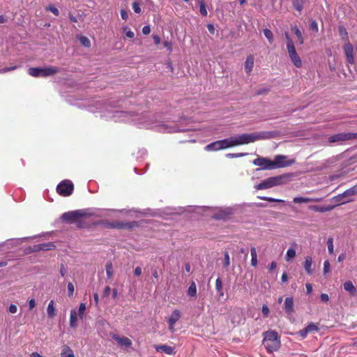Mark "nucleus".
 <instances>
[{
	"instance_id": "16",
	"label": "nucleus",
	"mask_w": 357,
	"mask_h": 357,
	"mask_svg": "<svg viewBox=\"0 0 357 357\" xmlns=\"http://www.w3.org/2000/svg\"><path fill=\"white\" fill-rule=\"evenodd\" d=\"M320 199L319 198H311V197H296L294 198L293 202L297 204H303V203H309V202H319Z\"/></svg>"
},
{
	"instance_id": "33",
	"label": "nucleus",
	"mask_w": 357,
	"mask_h": 357,
	"mask_svg": "<svg viewBox=\"0 0 357 357\" xmlns=\"http://www.w3.org/2000/svg\"><path fill=\"white\" fill-rule=\"evenodd\" d=\"M327 247L328 252L332 255L334 252V245H333V238L330 237L327 240Z\"/></svg>"
},
{
	"instance_id": "2",
	"label": "nucleus",
	"mask_w": 357,
	"mask_h": 357,
	"mask_svg": "<svg viewBox=\"0 0 357 357\" xmlns=\"http://www.w3.org/2000/svg\"><path fill=\"white\" fill-rule=\"evenodd\" d=\"M264 344L269 352L277 351L280 347L278 334L275 331L264 333Z\"/></svg>"
},
{
	"instance_id": "1",
	"label": "nucleus",
	"mask_w": 357,
	"mask_h": 357,
	"mask_svg": "<svg viewBox=\"0 0 357 357\" xmlns=\"http://www.w3.org/2000/svg\"><path fill=\"white\" fill-rule=\"evenodd\" d=\"M274 136L273 132H257L244 133L220 140L222 150L234 146L248 144L261 139H271Z\"/></svg>"
},
{
	"instance_id": "25",
	"label": "nucleus",
	"mask_w": 357,
	"mask_h": 357,
	"mask_svg": "<svg viewBox=\"0 0 357 357\" xmlns=\"http://www.w3.org/2000/svg\"><path fill=\"white\" fill-rule=\"evenodd\" d=\"M291 29L294 32L299 44L303 45L304 43V38L301 31L296 26H292Z\"/></svg>"
},
{
	"instance_id": "29",
	"label": "nucleus",
	"mask_w": 357,
	"mask_h": 357,
	"mask_svg": "<svg viewBox=\"0 0 357 357\" xmlns=\"http://www.w3.org/2000/svg\"><path fill=\"white\" fill-rule=\"evenodd\" d=\"M334 206H312L310 207V208L314 211L318 212H326L332 211L334 208Z\"/></svg>"
},
{
	"instance_id": "5",
	"label": "nucleus",
	"mask_w": 357,
	"mask_h": 357,
	"mask_svg": "<svg viewBox=\"0 0 357 357\" xmlns=\"http://www.w3.org/2000/svg\"><path fill=\"white\" fill-rule=\"evenodd\" d=\"M282 183V178L280 176L270 177L255 186L257 190H264L271 188L272 187L281 185Z\"/></svg>"
},
{
	"instance_id": "44",
	"label": "nucleus",
	"mask_w": 357,
	"mask_h": 357,
	"mask_svg": "<svg viewBox=\"0 0 357 357\" xmlns=\"http://www.w3.org/2000/svg\"><path fill=\"white\" fill-rule=\"evenodd\" d=\"M259 199H260L261 200H266V201H268V202H284L282 199H274V198L268 197H259Z\"/></svg>"
},
{
	"instance_id": "59",
	"label": "nucleus",
	"mask_w": 357,
	"mask_h": 357,
	"mask_svg": "<svg viewBox=\"0 0 357 357\" xmlns=\"http://www.w3.org/2000/svg\"><path fill=\"white\" fill-rule=\"evenodd\" d=\"M276 266H277L276 262L275 261H272L271 263V264L269 265V266H268L269 271H274L275 269Z\"/></svg>"
},
{
	"instance_id": "37",
	"label": "nucleus",
	"mask_w": 357,
	"mask_h": 357,
	"mask_svg": "<svg viewBox=\"0 0 357 357\" xmlns=\"http://www.w3.org/2000/svg\"><path fill=\"white\" fill-rule=\"evenodd\" d=\"M79 41L81 43V44L86 47H89L91 46V41L89 40V39L85 36H81L79 38Z\"/></svg>"
},
{
	"instance_id": "13",
	"label": "nucleus",
	"mask_w": 357,
	"mask_h": 357,
	"mask_svg": "<svg viewBox=\"0 0 357 357\" xmlns=\"http://www.w3.org/2000/svg\"><path fill=\"white\" fill-rule=\"evenodd\" d=\"M112 337L121 347L128 348L130 347L132 344L131 340L127 337L120 336L116 334L112 335Z\"/></svg>"
},
{
	"instance_id": "57",
	"label": "nucleus",
	"mask_w": 357,
	"mask_h": 357,
	"mask_svg": "<svg viewBox=\"0 0 357 357\" xmlns=\"http://www.w3.org/2000/svg\"><path fill=\"white\" fill-rule=\"evenodd\" d=\"M320 298H321V301L327 302L329 300V296L326 294H321L320 296Z\"/></svg>"
},
{
	"instance_id": "36",
	"label": "nucleus",
	"mask_w": 357,
	"mask_h": 357,
	"mask_svg": "<svg viewBox=\"0 0 357 357\" xmlns=\"http://www.w3.org/2000/svg\"><path fill=\"white\" fill-rule=\"evenodd\" d=\"M264 34L269 43H272L273 41V35L272 32L269 29H266L264 30Z\"/></svg>"
},
{
	"instance_id": "52",
	"label": "nucleus",
	"mask_w": 357,
	"mask_h": 357,
	"mask_svg": "<svg viewBox=\"0 0 357 357\" xmlns=\"http://www.w3.org/2000/svg\"><path fill=\"white\" fill-rule=\"evenodd\" d=\"M132 8L136 13H139L141 12L139 4L137 2H134L132 3Z\"/></svg>"
},
{
	"instance_id": "56",
	"label": "nucleus",
	"mask_w": 357,
	"mask_h": 357,
	"mask_svg": "<svg viewBox=\"0 0 357 357\" xmlns=\"http://www.w3.org/2000/svg\"><path fill=\"white\" fill-rule=\"evenodd\" d=\"M142 32L145 35H148L151 32V28L149 26H144L142 29Z\"/></svg>"
},
{
	"instance_id": "58",
	"label": "nucleus",
	"mask_w": 357,
	"mask_h": 357,
	"mask_svg": "<svg viewBox=\"0 0 357 357\" xmlns=\"http://www.w3.org/2000/svg\"><path fill=\"white\" fill-rule=\"evenodd\" d=\"M339 31H340V34L342 37L345 36L346 38H347V32L346 29L344 27H340L339 29Z\"/></svg>"
},
{
	"instance_id": "46",
	"label": "nucleus",
	"mask_w": 357,
	"mask_h": 357,
	"mask_svg": "<svg viewBox=\"0 0 357 357\" xmlns=\"http://www.w3.org/2000/svg\"><path fill=\"white\" fill-rule=\"evenodd\" d=\"M27 303L29 310H32L36 306V302L34 298L29 299Z\"/></svg>"
},
{
	"instance_id": "6",
	"label": "nucleus",
	"mask_w": 357,
	"mask_h": 357,
	"mask_svg": "<svg viewBox=\"0 0 357 357\" xmlns=\"http://www.w3.org/2000/svg\"><path fill=\"white\" fill-rule=\"evenodd\" d=\"M74 185L70 180H64L59 183L56 187L57 192L63 197L69 196L72 194Z\"/></svg>"
},
{
	"instance_id": "35",
	"label": "nucleus",
	"mask_w": 357,
	"mask_h": 357,
	"mask_svg": "<svg viewBox=\"0 0 357 357\" xmlns=\"http://www.w3.org/2000/svg\"><path fill=\"white\" fill-rule=\"evenodd\" d=\"M307 333H311V332H314V331H317L319 330V328L317 326V324H314V323H310L306 327H305Z\"/></svg>"
},
{
	"instance_id": "47",
	"label": "nucleus",
	"mask_w": 357,
	"mask_h": 357,
	"mask_svg": "<svg viewBox=\"0 0 357 357\" xmlns=\"http://www.w3.org/2000/svg\"><path fill=\"white\" fill-rule=\"evenodd\" d=\"M230 264V257L228 252H225L224 255V266L228 267Z\"/></svg>"
},
{
	"instance_id": "43",
	"label": "nucleus",
	"mask_w": 357,
	"mask_h": 357,
	"mask_svg": "<svg viewBox=\"0 0 357 357\" xmlns=\"http://www.w3.org/2000/svg\"><path fill=\"white\" fill-rule=\"evenodd\" d=\"M123 32L125 33L126 37L129 38H133L135 37V33L129 29L128 27L123 28Z\"/></svg>"
},
{
	"instance_id": "10",
	"label": "nucleus",
	"mask_w": 357,
	"mask_h": 357,
	"mask_svg": "<svg viewBox=\"0 0 357 357\" xmlns=\"http://www.w3.org/2000/svg\"><path fill=\"white\" fill-rule=\"evenodd\" d=\"M181 312L178 309H174L167 318L169 329L172 333L175 331V324L181 319Z\"/></svg>"
},
{
	"instance_id": "50",
	"label": "nucleus",
	"mask_w": 357,
	"mask_h": 357,
	"mask_svg": "<svg viewBox=\"0 0 357 357\" xmlns=\"http://www.w3.org/2000/svg\"><path fill=\"white\" fill-rule=\"evenodd\" d=\"M8 310L10 314H15L17 312V307L15 304H10Z\"/></svg>"
},
{
	"instance_id": "38",
	"label": "nucleus",
	"mask_w": 357,
	"mask_h": 357,
	"mask_svg": "<svg viewBox=\"0 0 357 357\" xmlns=\"http://www.w3.org/2000/svg\"><path fill=\"white\" fill-rule=\"evenodd\" d=\"M199 11H200V13L203 15V16H206L207 15V10H206V6H205V3L203 1H199Z\"/></svg>"
},
{
	"instance_id": "17",
	"label": "nucleus",
	"mask_w": 357,
	"mask_h": 357,
	"mask_svg": "<svg viewBox=\"0 0 357 357\" xmlns=\"http://www.w3.org/2000/svg\"><path fill=\"white\" fill-rule=\"evenodd\" d=\"M55 248V245L52 243H43L34 245L33 251L40 250H50Z\"/></svg>"
},
{
	"instance_id": "42",
	"label": "nucleus",
	"mask_w": 357,
	"mask_h": 357,
	"mask_svg": "<svg viewBox=\"0 0 357 357\" xmlns=\"http://www.w3.org/2000/svg\"><path fill=\"white\" fill-rule=\"evenodd\" d=\"M68 294L69 297L73 296L75 291V287L72 282H69L67 286Z\"/></svg>"
},
{
	"instance_id": "53",
	"label": "nucleus",
	"mask_w": 357,
	"mask_h": 357,
	"mask_svg": "<svg viewBox=\"0 0 357 357\" xmlns=\"http://www.w3.org/2000/svg\"><path fill=\"white\" fill-rule=\"evenodd\" d=\"M310 28L312 30L314 31L315 32H317L319 29H318V24L317 23L312 20L310 23Z\"/></svg>"
},
{
	"instance_id": "7",
	"label": "nucleus",
	"mask_w": 357,
	"mask_h": 357,
	"mask_svg": "<svg viewBox=\"0 0 357 357\" xmlns=\"http://www.w3.org/2000/svg\"><path fill=\"white\" fill-rule=\"evenodd\" d=\"M84 215H86V213L84 211H82V210L73 211L64 213L61 215V220L66 222L71 223V222L76 221L77 220H78L79 218H80Z\"/></svg>"
},
{
	"instance_id": "19",
	"label": "nucleus",
	"mask_w": 357,
	"mask_h": 357,
	"mask_svg": "<svg viewBox=\"0 0 357 357\" xmlns=\"http://www.w3.org/2000/svg\"><path fill=\"white\" fill-rule=\"evenodd\" d=\"M284 309L287 313H292L294 312V300L291 297L285 298Z\"/></svg>"
},
{
	"instance_id": "64",
	"label": "nucleus",
	"mask_w": 357,
	"mask_h": 357,
	"mask_svg": "<svg viewBox=\"0 0 357 357\" xmlns=\"http://www.w3.org/2000/svg\"><path fill=\"white\" fill-rule=\"evenodd\" d=\"M207 28L211 33L213 34L215 33V28L213 24H208Z\"/></svg>"
},
{
	"instance_id": "27",
	"label": "nucleus",
	"mask_w": 357,
	"mask_h": 357,
	"mask_svg": "<svg viewBox=\"0 0 357 357\" xmlns=\"http://www.w3.org/2000/svg\"><path fill=\"white\" fill-rule=\"evenodd\" d=\"M357 195V185L353 186L352 188L345 190L343 192V195L346 197V198H351L353 196Z\"/></svg>"
},
{
	"instance_id": "14",
	"label": "nucleus",
	"mask_w": 357,
	"mask_h": 357,
	"mask_svg": "<svg viewBox=\"0 0 357 357\" xmlns=\"http://www.w3.org/2000/svg\"><path fill=\"white\" fill-rule=\"evenodd\" d=\"M254 62L255 59L252 55H249L247 56L244 64L245 70L246 73L250 74L252 72V68L254 67Z\"/></svg>"
},
{
	"instance_id": "60",
	"label": "nucleus",
	"mask_w": 357,
	"mask_h": 357,
	"mask_svg": "<svg viewBox=\"0 0 357 357\" xmlns=\"http://www.w3.org/2000/svg\"><path fill=\"white\" fill-rule=\"evenodd\" d=\"M121 16L122 19L126 20L128 18V15L126 10H122L121 11Z\"/></svg>"
},
{
	"instance_id": "55",
	"label": "nucleus",
	"mask_w": 357,
	"mask_h": 357,
	"mask_svg": "<svg viewBox=\"0 0 357 357\" xmlns=\"http://www.w3.org/2000/svg\"><path fill=\"white\" fill-rule=\"evenodd\" d=\"M298 334L301 336L302 338H305L308 334L306 328H303V330H301L299 332H298Z\"/></svg>"
},
{
	"instance_id": "31",
	"label": "nucleus",
	"mask_w": 357,
	"mask_h": 357,
	"mask_svg": "<svg viewBox=\"0 0 357 357\" xmlns=\"http://www.w3.org/2000/svg\"><path fill=\"white\" fill-rule=\"evenodd\" d=\"M295 257H296L295 248L293 247L289 248L287 251V253L285 255V259L289 261L291 260L292 259H294Z\"/></svg>"
},
{
	"instance_id": "18",
	"label": "nucleus",
	"mask_w": 357,
	"mask_h": 357,
	"mask_svg": "<svg viewBox=\"0 0 357 357\" xmlns=\"http://www.w3.org/2000/svg\"><path fill=\"white\" fill-rule=\"evenodd\" d=\"M79 314L76 310L73 309L70 311V326L71 328H76L77 326V320H78Z\"/></svg>"
},
{
	"instance_id": "39",
	"label": "nucleus",
	"mask_w": 357,
	"mask_h": 357,
	"mask_svg": "<svg viewBox=\"0 0 357 357\" xmlns=\"http://www.w3.org/2000/svg\"><path fill=\"white\" fill-rule=\"evenodd\" d=\"M221 212H222V214L217 216L216 217L217 218H225L227 215H230L232 213L231 210L229 208H225V209L221 211Z\"/></svg>"
},
{
	"instance_id": "61",
	"label": "nucleus",
	"mask_w": 357,
	"mask_h": 357,
	"mask_svg": "<svg viewBox=\"0 0 357 357\" xmlns=\"http://www.w3.org/2000/svg\"><path fill=\"white\" fill-rule=\"evenodd\" d=\"M117 114L119 117H123L124 119L128 118L129 116L128 113L124 112H117Z\"/></svg>"
},
{
	"instance_id": "12",
	"label": "nucleus",
	"mask_w": 357,
	"mask_h": 357,
	"mask_svg": "<svg viewBox=\"0 0 357 357\" xmlns=\"http://www.w3.org/2000/svg\"><path fill=\"white\" fill-rule=\"evenodd\" d=\"M344 52L346 56L347 61L350 64H354L355 63V57H354V47L352 44L347 41L344 43L343 46Z\"/></svg>"
},
{
	"instance_id": "30",
	"label": "nucleus",
	"mask_w": 357,
	"mask_h": 357,
	"mask_svg": "<svg viewBox=\"0 0 357 357\" xmlns=\"http://www.w3.org/2000/svg\"><path fill=\"white\" fill-rule=\"evenodd\" d=\"M188 295L190 297L197 296V287L194 282H192L188 289Z\"/></svg>"
},
{
	"instance_id": "11",
	"label": "nucleus",
	"mask_w": 357,
	"mask_h": 357,
	"mask_svg": "<svg viewBox=\"0 0 357 357\" xmlns=\"http://www.w3.org/2000/svg\"><path fill=\"white\" fill-rule=\"evenodd\" d=\"M273 162V169H278L291 165L294 162V160H287V156L278 155L275 157Z\"/></svg>"
},
{
	"instance_id": "9",
	"label": "nucleus",
	"mask_w": 357,
	"mask_h": 357,
	"mask_svg": "<svg viewBox=\"0 0 357 357\" xmlns=\"http://www.w3.org/2000/svg\"><path fill=\"white\" fill-rule=\"evenodd\" d=\"M354 139H356L355 133L342 132L331 136L328 140L331 143H333L348 141Z\"/></svg>"
},
{
	"instance_id": "49",
	"label": "nucleus",
	"mask_w": 357,
	"mask_h": 357,
	"mask_svg": "<svg viewBox=\"0 0 357 357\" xmlns=\"http://www.w3.org/2000/svg\"><path fill=\"white\" fill-rule=\"evenodd\" d=\"M47 10L52 12L54 15H59V10L54 7V6H49L47 8Z\"/></svg>"
},
{
	"instance_id": "8",
	"label": "nucleus",
	"mask_w": 357,
	"mask_h": 357,
	"mask_svg": "<svg viewBox=\"0 0 357 357\" xmlns=\"http://www.w3.org/2000/svg\"><path fill=\"white\" fill-rule=\"evenodd\" d=\"M253 164L261 167L260 169H257V171L260 169H274L273 161L267 158L258 157L253 160Z\"/></svg>"
},
{
	"instance_id": "54",
	"label": "nucleus",
	"mask_w": 357,
	"mask_h": 357,
	"mask_svg": "<svg viewBox=\"0 0 357 357\" xmlns=\"http://www.w3.org/2000/svg\"><path fill=\"white\" fill-rule=\"evenodd\" d=\"M163 45L165 47H166L167 49V50L169 52H172V43L169 41H165L163 43Z\"/></svg>"
},
{
	"instance_id": "21",
	"label": "nucleus",
	"mask_w": 357,
	"mask_h": 357,
	"mask_svg": "<svg viewBox=\"0 0 357 357\" xmlns=\"http://www.w3.org/2000/svg\"><path fill=\"white\" fill-rule=\"evenodd\" d=\"M47 314L50 319L54 318L56 315V308L54 306V301L53 300H51L47 305Z\"/></svg>"
},
{
	"instance_id": "23",
	"label": "nucleus",
	"mask_w": 357,
	"mask_h": 357,
	"mask_svg": "<svg viewBox=\"0 0 357 357\" xmlns=\"http://www.w3.org/2000/svg\"><path fill=\"white\" fill-rule=\"evenodd\" d=\"M333 201L335 202L340 203V204H345L348 203L349 202H351L353 199L352 198H346L345 196L343 195V193L340 194L333 198Z\"/></svg>"
},
{
	"instance_id": "63",
	"label": "nucleus",
	"mask_w": 357,
	"mask_h": 357,
	"mask_svg": "<svg viewBox=\"0 0 357 357\" xmlns=\"http://www.w3.org/2000/svg\"><path fill=\"white\" fill-rule=\"evenodd\" d=\"M134 273L135 275L139 276L142 274V268L140 267H136Z\"/></svg>"
},
{
	"instance_id": "24",
	"label": "nucleus",
	"mask_w": 357,
	"mask_h": 357,
	"mask_svg": "<svg viewBox=\"0 0 357 357\" xmlns=\"http://www.w3.org/2000/svg\"><path fill=\"white\" fill-rule=\"evenodd\" d=\"M345 291L350 293L351 295H354L356 289L351 281H347L343 284Z\"/></svg>"
},
{
	"instance_id": "4",
	"label": "nucleus",
	"mask_w": 357,
	"mask_h": 357,
	"mask_svg": "<svg viewBox=\"0 0 357 357\" xmlns=\"http://www.w3.org/2000/svg\"><path fill=\"white\" fill-rule=\"evenodd\" d=\"M285 38L288 54L291 62L296 68H301L302 66V60L296 52L293 40L290 38L288 33H285Z\"/></svg>"
},
{
	"instance_id": "51",
	"label": "nucleus",
	"mask_w": 357,
	"mask_h": 357,
	"mask_svg": "<svg viewBox=\"0 0 357 357\" xmlns=\"http://www.w3.org/2000/svg\"><path fill=\"white\" fill-rule=\"evenodd\" d=\"M261 311H262L264 316H265V317L268 316L270 311H269L268 307L266 305H263Z\"/></svg>"
},
{
	"instance_id": "15",
	"label": "nucleus",
	"mask_w": 357,
	"mask_h": 357,
	"mask_svg": "<svg viewBox=\"0 0 357 357\" xmlns=\"http://www.w3.org/2000/svg\"><path fill=\"white\" fill-rule=\"evenodd\" d=\"M206 151H218L222 150L220 140L215 141L212 142L208 145H206L204 148Z\"/></svg>"
},
{
	"instance_id": "20",
	"label": "nucleus",
	"mask_w": 357,
	"mask_h": 357,
	"mask_svg": "<svg viewBox=\"0 0 357 357\" xmlns=\"http://www.w3.org/2000/svg\"><path fill=\"white\" fill-rule=\"evenodd\" d=\"M312 258L310 256H307L305 258V261L303 263V267L306 273L309 275H311L313 273V270L312 268Z\"/></svg>"
},
{
	"instance_id": "34",
	"label": "nucleus",
	"mask_w": 357,
	"mask_h": 357,
	"mask_svg": "<svg viewBox=\"0 0 357 357\" xmlns=\"http://www.w3.org/2000/svg\"><path fill=\"white\" fill-rule=\"evenodd\" d=\"M85 311H86V305L84 303H81L79 306V310L77 312L79 319H83V317L84 316Z\"/></svg>"
},
{
	"instance_id": "32",
	"label": "nucleus",
	"mask_w": 357,
	"mask_h": 357,
	"mask_svg": "<svg viewBox=\"0 0 357 357\" xmlns=\"http://www.w3.org/2000/svg\"><path fill=\"white\" fill-rule=\"evenodd\" d=\"M215 289L219 292L220 296L224 295L222 291V282L220 278H217L215 280Z\"/></svg>"
},
{
	"instance_id": "3",
	"label": "nucleus",
	"mask_w": 357,
	"mask_h": 357,
	"mask_svg": "<svg viewBox=\"0 0 357 357\" xmlns=\"http://www.w3.org/2000/svg\"><path fill=\"white\" fill-rule=\"evenodd\" d=\"M59 69L55 66H46L45 68H30L28 70L29 74L35 77H49L56 74Z\"/></svg>"
},
{
	"instance_id": "41",
	"label": "nucleus",
	"mask_w": 357,
	"mask_h": 357,
	"mask_svg": "<svg viewBox=\"0 0 357 357\" xmlns=\"http://www.w3.org/2000/svg\"><path fill=\"white\" fill-rule=\"evenodd\" d=\"M247 153H227L226 155V157L229 158H241L243 156L247 155Z\"/></svg>"
},
{
	"instance_id": "26",
	"label": "nucleus",
	"mask_w": 357,
	"mask_h": 357,
	"mask_svg": "<svg viewBox=\"0 0 357 357\" xmlns=\"http://www.w3.org/2000/svg\"><path fill=\"white\" fill-rule=\"evenodd\" d=\"M61 357H75L73 350L68 346L62 348Z\"/></svg>"
},
{
	"instance_id": "45",
	"label": "nucleus",
	"mask_w": 357,
	"mask_h": 357,
	"mask_svg": "<svg viewBox=\"0 0 357 357\" xmlns=\"http://www.w3.org/2000/svg\"><path fill=\"white\" fill-rule=\"evenodd\" d=\"M324 274L326 275L330 272V263L328 260H326L324 262Z\"/></svg>"
},
{
	"instance_id": "40",
	"label": "nucleus",
	"mask_w": 357,
	"mask_h": 357,
	"mask_svg": "<svg viewBox=\"0 0 357 357\" xmlns=\"http://www.w3.org/2000/svg\"><path fill=\"white\" fill-rule=\"evenodd\" d=\"M106 273L108 278H112L113 275V268L111 263L106 265Z\"/></svg>"
},
{
	"instance_id": "48",
	"label": "nucleus",
	"mask_w": 357,
	"mask_h": 357,
	"mask_svg": "<svg viewBox=\"0 0 357 357\" xmlns=\"http://www.w3.org/2000/svg\"><path fill=\"white\" fill-rule=\"evenodd\" d=\"M17 66H13L8 67V68H1L0 69V74L6 73L9 72L10 70H14L17 69Z\"/></svg>"
},
{
	"instance_id": "22",
	"label": "nucleus",
	"mask_w": 357,
	"mask_h": 357,
	"mask_svg": "<svg viewBox=\"0 0 357 357\" xmlns=\"http://www.w3.org/2000/svg\"><path fill=\"white\" fill-rule=\"evenodd\" d=\"M158 351L163 352L168 355H173L175 354L174 348L167 345H160L156 347Z\"/></svg>"
},
{
	"instance_id": "62",
	"label": "nucleus",
	"mask_w": 357,
	"mask_h": 357,
	"mask_svg": "<svg viewBox=\"0 0 357 357\" xmlns=\"http://www.w3.org/2000/svg\"><path fill=\"white\" fill-rule=\"evenodd\" d=\"M306 291L307 294H311L312 291V285L311 284H306Z\"/></svg>"
},
{
	"instance_id": "28",
	"label": "nucleus",
	"mask_w": 357,
	"mask_h": 357,
	"mask_svg": "<svg viewBox=\"0 0 357 357\" xmlns=\"http://www.w3.org/2000/svg\"><path fill=\"white\" fill-rule=\"evenodd\" d=\"M250 255H251V265L254 267L257 266L258 261H257V252L256 248L252 247L250 249Z\"/></svg>"
}]
</instances>
